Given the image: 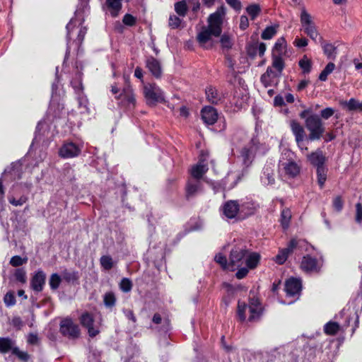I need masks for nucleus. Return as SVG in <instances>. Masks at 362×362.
<instances>
[{
  "mask_svg": "<svg viewBox=\"0 0 362 362\" xmlns=\"http://www.w3.org/2000/svg\"><path fill=\"white\" fill-rule=\"evenodd\" d=\"M226 13V7L221 6L214 13L209 15L207 21L208 25L203 27L197 37L198 42L202 47L209 49L214 46L213 37H218L221 34Z\"/></svg>",
  "mask_w": 362,
  "mask_h": 362,
  "instance_id": "nucleus-1",
  "label": "nucleus"
},
{
  "mask_svg": "<svg viewBox=\"0 0 362 362\" xmlns=\"http://www.w3.org/2000/svg\"><path fill=\"white\" fill-rule=\"evenodd\" d=\"M260 256L256 252H249L243 247H235L230 254L229 270L234 271L245 264L248 268L254 269L259 262Z\"/></svg>",
  "mask_w": 362,
  "mask_h": 362,
  "instance_id": "nucleus-2",
  "label": "nucleus"
},
{
  "mask_svg": "<svg viewBox=\"0 0 362 362\" xmlns=\"http://www.w3.org/2000/svg\"><path fill=\"white\" fill-rule=\"evenodd\" d=\"M269 150L266 144H261L257 139H252L247 145L241 148L238 158L245 168H249L256 156H263Z\"/></svg>",
  "mask_w": 362,
  "mask_h": 362,
  "instance_id": "nucleus-3",
  "label": "nucleus"
},
{
  "mask_svg": "<svg viewBox=\"0 0 362 362\" xmlns=\"http://www.w3.org/2000/svg\"><path fill=\"white\" fill-rule=\"evenodd\" d=\"M125 86L121 90L117 85L111 86V92L119 106L132 109L135 107L136 98L129 84V76H124Z\"/></svg>",
  "mask_w": 362,
  "mask_h": 362,
  "instance_id": "nucleus-4",
  "label": "nucleus"
},
{
  "mask_svg": "<svg viewBox=\"0 0 362 362\" xmlns=\"http://www.w3.org/2000/svg\"><path fill=\"white\" fill-rule=\"evenodd\" d=\"M300 23L303 30L310 39L315 43L320 41V37H322L317 30V28L315 24L312 16L307 12L305 8L301 10Z\"/></svg>",
  "mask_w": 362,
  "mask_h": 362,
  "instance_id": "nucleus-5",
  "label": "nucleus"
},
{
  "mask_svg": "<svg viewBox=\"0 0 362 362\" xmlns=\"http://www.w3.org/2000/svg\"><path fill=\"white\" fill-rule=\"evenodd\" d=\"M305 123L307 129L310 132V140L320 139L325 132V127L320 116L314 114L310 115L306 117Z\"/></svg>",
  "mask_w": 362,
  "mask_h": 362,
  "instance_id": "nucleus-6",
  "label": "nucleus"
},
{
  "mask_svg": "<svg viewBox=\"0 0 362 362\" xmlns=\"http://www.w3.org/2000/svg\"><path fill=\"white\" fill-rule=\"evenodd\" d=\"M144 95L148 105L162 103L165 100L164 93L155 83H148L144 86Z\"/></svg>",
  "mask_w": 362,
  "mask_h": 362,
  "instance_id": "nucleus-7",
  "label": "nucleus"
},
{
  "mask_svg": "<svg viewBox=\"0 0 362 362\" xmlns=\"http://www.w3.org/2000/svg\"><path fill=\"white\" fill-rule=\"evenodd\" d=\"M323 264L321 258L317 259L311 255L304 256L300 262V268L307 273H317L320 271Z\"/></svg>",
  "mask_w": 362,
  "mask_h": 362,
  "instance_id": "nucleus-8",
  "label": "nucleus"
},
{
  "mask_svg": "<svg viewBox=\"0 0 362 362\" xmlns=\"http://www.w3.org/2000/svg\"><path fill=\"white\" fill-rule=\"evenodd\" d=\"M81 151V146L73 142L64 143L59 150V155L63 158H71L78 156Z\"/></svg>",
  "mask_w": 362,
  "mask_h": 362,
  "instance_id": "nucleus-9",
  "label": "nucleus"
},
{
  "mask_svg": "<svg viewBox=\"0 0 362 362\" xmlns=\"http://www.w3.org/2000/svg\"><path fill=\"white\" fill-rule=\"evenodd\" d=\"M60 332L63 335L69 337V339H76L79 336L78 327L70 319H65L62 321L60 325Z\"/></svg>",
  "mask_w": 362,
  "mask_h": 362,
  "instance_id": "nucleus-10",
  "label": "nucleus"
},
{
  "mask_svg": "<svg viewBox=\"0 0 362 362\" xmlns=\"http://www.w3.org/2000/svg\"><path fill=\"white\" fill-rule=\"evenodd\" d=\"M222 211L227 218L239 219L240 204L238 201L229 200L223 205Z\"/></svg>",
  "mask_w": 362,
  "mask_h": 362,
  "instance_id": "nucleus-11",
  "label": "nucleus"
},
{
  "mask_svg": "<svg viewBox=\"0 0 362 362\" xmlns=\"http://www.w3.org/2000/svg\"><path fill=\"white\" fill-rule=\"evenodd\" d=\"M302 288L301 281L296 278H290L285 283V291L287 296L296 297L299 295Z\"/></svg>",
  "mask_w": 362,
  "mask_h": 362,
  "instance_id": "nucleus-12",
  "label": "nucleus"
},
{
  "mask_svg": "<svg viewBox=\"0 0 362 362\" xmlns=\"http://www.w3.org/2000/svg\"><path fill=\"white\" fill-rule=\"evenodd\" d=\"M290 127H291L293 134L295 136L296 141L298 147L301 150H303V149L308 150L307 147L304 148L303 146V140L305 139V130H304L303 127L300 124V123H298V122H296L295 120H292L291 122Z\"/></svg>",
  "mask_w": 362,
  "mask_h": 362,
  "instance_id": "nucleus-13",
  "label": "nucleus"
},
{
  "mask_svg": "<svg viewBox=\"0 0 362 362\" xmlns=\"http://www.w3.org/2000/svg\"><path fill=\"white\" fill-rule=\"evenodd\" d=\"M81 323L88 329L90 337H93L99 333L98 327L95 325L93 318L89 313H86L81 315Z\"/></svg>",
  "mask_w": 362,
  "mask_h": 362,
  "instance_id": "nucleus-14",
  "label": "nucleus"
},
{
  "mask_svg": "<svg viewBox=\"0 0 362 362\" xmlns=\"http://www.w3.org/2000/svg\"><path fill=\"white\" fill-rule=\"evenodd\" d=\"M46 274L42 270L37 271L30 280V286L35 292H40L43 290L45 284Z\"/></svg>",
  "mask_w": 362,
  "mask_h": 362,
  "instance_id": "nucleus-15",
  "label": "nucleus"
},
{
  "mask_svg": "<svg viewBox=\"0 0 362 362\" xmlns=\"http://www.w3.org/2000/svg\"><path fill=\"white\" fill-rule=\"evenodd\" d=\"M248 310L250 313L248 320L250 321H255L259 317L262 312V308L258 298H252L250 299Z\"/></svg>",
  "mask_w": 362,
  "mask_h": 362,
  "instance_id": "nucleus-16",
  "label": "nucleus"
},
{
  "mask_svg": "<svg viewBox=\"0 0 362 362\" xmlns=\"http://www.w3.org/2000/svg\"><path fill=\"white\" fill-rule=\"evenodd\" d=\"M307 158L310 164L318 168L319 167H324L326 161V158L322 151L320 149L308 154Z\"/></svg>",
  "mask_w": 362,
  "mask_h": 362,
  "instance_id": "nucleus-17",
  "label": "nucleus"
},
{
  "mask_svg": "<svg viewBox=\"0 0 362 362\" xmlns=\"http://www.w3.org/2000/svg\"><path fill=\"white\" fill-rule=\"evenodd\" d=\"M202 118L204 123L211 125L217 121L218 113L214 107H205L202 110Z\"/></svg>",
  "mask_w": 362,
  "mask_h": 362,
  "instance_id": "nucleus-18",
  "label": "nucleus"
},
{
  "mask_svg": "<svg viewBox=\"0 0 362 362\" xmlns=\"http://www.w3.org/2000/svg\"><path fill=\"white\" fill-rule=\"evenodd\" d=\"M209 168L204 160H201L197 164L193 165L190 169V175L194 180H199L207 172Z\"/></svg>",
  "mask_w": 362,
  "mask_h": 362,
  "instance_id": "nucleus-19",
  "label": "nucleus"
},
{
  "mask_svg": "<svg viewBox=\"0 0 362 362\" xmlns=\"http://www.w3.org/2000/svg\"><path fill=\"white\" fill-rule=\"evenodd\" d=\"M279 167L281 168L285 171V173L290 177H294L300 173V167L293 161L286 163L281 160Z\"/></svg>",
  "mask_w": 362,
  "mask_h": 362,
  "instance_id": "nucleus-20",
  "label": "nucleus"
},
{
  "mask_svg": "<svg viewBox=\"0 0 362 362\" xmlns=\"http://www.w3.org/2000/svg\"><path fill=\"white\" fill-rule=\"evenodd\" d=\"M257 204L252 202H245L240 204L239 219H245L254 214L257 210Z\"/></svg>",
  "mask_w": 362,
  "mask_h": 362,
  "instance_id": "nucleus-21",
  "label": "nucleus"
},
{
  "mask_svg": "<svg viewBox=\"0 0 362 362\" xmlns=\"http://www.w3.org/2000/svg\"><path fill=\"white\" fill-rule=\"evenodd\" d=\"M146 67L155 77L161 76L162 70L160 62L153 57H149L146 60Z\"/></svg>",
  "mask_w": 362,
  "mask_h": 362,
  "instance_id": "nucleus-22",
  "label": "nucleus"
},
{
  "mask_svg": "<svg viewBox=\"0 0 362 362\" xmlns=\"http://www.w3.org/2000/svg\"><path fill=\"white\" fill-rule=\"evenodd\" d=\"M202 186L199 180H189L186 187L187 196L188 197L194 196L197 193L202 192Z\"/></svg>",
  "mask_w": 362,
  "mask_h": 362,
  "instance_id": "nucleus-23",
  "label": "nucleus"
},
{
  "mask_svg": "<svg viewBox=\"0 0 362 362\" xmlns=\"http://www.w3.org/2000/svg\"><path fill=\"white\" fill-rule=\"evenodd\" d=\"M340 105L350 112H362V102L353 98L349 100L340 101Z\"/></svg>",
  "mask_w": 362,
  "mask_h": 362,
  "instance_id": "nucleus-24",
  "label": "nucleus"
},
{
  "mask_svg": "<svg viewBox=\"0 0 362 362\" xmlns=\"http://www.w3.org/2000/svg\"><path fill=\"white\" fill-rule=\"evenodd\" d=\"M322 48L323 49L324 54L327 56L328 59H334L337 56L336 47L334 45L326 42L322 37H320V41Z\"/></svg>",
  "mask_w": 362,
  "mask_h": 362,
  "instance_id": "nucleus-25",
  "label": "nucleus"
},
{
  "mask_svg": "<svg viewBox=\"0 0 362 362\" xmlns=\"http://www.w3.org/2000/svg\"><path fill=\"white\" fill-rule=\"evenodd\" d=\"M287 50V44L284 37L279 38L272 50V55L273 56H280L283 57L286 54Z\"/></svg>",
  "mask_w": 362,
  "mask_h": 362,
  "instance_id": "nucleus-26",
  "label": "nucleus"
},
{
  "mask_svg": "<svg viewBox=\"0 0 362 362\" xmlns=\"http://www.w3.org/2000/svg\"><path fill=\"white\" fill-rule=\"evenodd\" d=\"M277 76L278 74L273 71L272 67L269 66L266 72L262 75L260 80L265 87H268L272 86L273 79Z\"/></svg>",
  "mask_w": 362,
  "mask_h": 362,
  "instance_id": "nucleus-27",
  "label": "nucleus"
},
{
  "mask_svg": "<svg viewBox=\"0 0 362 362\" xmlns=\"http://www.w3.org/2000/svg\"><path fill=\"white\" fill-rule=\"evenodd\" d=\"M14 342L8 337H0V352L2 354L8 353L15 349Z\"/></svg>",
  "mask_w": 362,
  "mask_h": 362,
  "instance_id": "nucleus-28",
  "label": "nucleus"
},
{
  "mask_svg": "<svg viewBox=\"0 0 362 362\" xmlns=\"http://www.w3.org/2000/svg\"><path fill=\"white\" fill-rule=\"evenodd\" d=\"M122 0H107V4L110 10L111 15L116 17L122 8Z\"/></svg>",
  "mask_w": 362,
  "mask_h": 362,
  "instance_id": "nucleus-29",
  "label": "nucleus"
},
{
  "mask_svg": "<svg viewBox=\"0 0 362 362\" xmlns=\"http://www.w3.org/2000/svg\"><path fill=\"white\" fill-rule=\"evenodd\" d=\"M77 100L80 113H88L89 108L88 107V101L87 98L83 94H79V95H78Z\"/></svg>",
  "mask_w": 362,
  "mask_h": 362,
  "instance_id": "nucleus-30",
  "label": "nucleus"
},
{
  "mask_svg": "<svg viewBox=\"0 0 362 362\" xmlns=\"http://www.w3.org/2000/svg\"><path fill=\"white\" fill-rule=\"evenodd\" d=\"M206 95L208 100L214 104H218L221 101L217 90L214 88H209L206 90Z\"/></svg>",
  "mask_w": 362,
  "mask_h": 362,
  "instance_id": "nucleus-31",
  "label": "nucleus"
},
{
  "mask_svg": "<svg viewBox=\"0 0 362 362\" xmlns=\"http://www.w3.org/2000/svg\"><path fill=\"white\" fill-rule=\"evenodd\" d=\"M327 169L325 168V166L319 167L317 168V183L320 188H322L325 185L327 180Z\"/></svg>",
  "mask_w": 362,
  "mask_h": 362,
  "instance_id": "nucleus-32",
  "label": "nucleus"
},
{
  "mask_svg": "<svg viewBox=\"0 0 362 362\" xmlns=\"http://www.w3.org/2000/svg\"><path fill=\"white\" fill-rule=\"evenodd\" d=\"M291 218V212L288 209H284L281 214V223L284 228H287Z\"/></svg>",
  "mask_w": 362,
  "mask_h": 362,
  "instance_id": "nucleus-33",
  "label": "nucleus"
},
{
  "mask_svg": "<svg viewBox=\"0 0 362 362\" xmlns=\"http://www.w3.org/2000/svg\"><path fill=\"white\" fill-rule=\"evenodd\" d=\"M339 329V325L334 322H329L324 327L325 332L328 335L336 334Z\"/></svg>",
  "mask_w": 362,
  "mask_h": 362,
  "instance_id": "nucleus-34",
  "label": "nucleus"
},
{
  "mask_svg": "<svg viewBox=\"0 0 362 362\" xmlns=\"http://www.w3.org/2000/svg\"><path fill=\"white\" fill-rule=\"evenodd\" d=\"M261 181L264 185H272L274 182L273 173L269 169H265L261 177Z\"/></svg>",
  "mask_w": 362,
  "mask_h": 362,
  "instance_id": "nucleus-35",
  "label": "nucleus"
},
{
  "mask_svg": "<svg viewBox=\"0 0 362 362\" xmlns=\"http://www.w3.org/2000/svg\"><path fill=\"white\" fill-rule=\"evenodd\" d=\"M100 263L101 267L105 270H110L114 266V262L112 258L109 255H103L100 259Z\"/></svg>",
  "mask_w": 362,
  "mask_h": 362,
  "instance_id": "nucleus-36",
  "label": "nucleus"
},
{
  "mask_svg": "<svg viewBox=\"0 0 362 362\" xmlns=\"http://www.w3.org/2000/svg\"><path fill=\"white\" fill-rule=\"evenodd\" d=\"M335 65L332 62H329L327 64L325 68L322 70L319 76V79L322 81H325L327 78V76L330 74L334 69Z\"/></svg>",
  "mask_w": 362,
  "mask_h": 362,
  "instance_id": "nucleus-37",
  "label": "nucleus"
},
{
  "mask_svg": "<svg viewBox=\"0 0 362 362\" xmlns=\"http://www.w3.org/2000/svg\"><path fill=\"white\" fill-rule=\"evenodd\" d=\"M299 66L303 70V73H309L311 70L312 62L306 55L299 61Z\"/></svg>",
  "mask_w": 362,
  "mask_h": 362,
  "instance_id": "nucleus-38",
  "label": "nucleus"
},
{
  "mask_svg": "<svg viewBox=\"0 0 362 362\" xmlns=\"http://www.w3.org/2000/svg\"><path fill=\"white\" fill-rule=\"evenodd\" d=\"M276 33V27L275 26H269L267 27L262 33V38L263 40H270L272 39Z\"/></svg>",
  "mask_w": 362,
  "mask_h": 362,
  "instance_id": "nucleus-39",
  "label": "nucleus"
},
{
  "mask_svg": "<svg viewBox=\"0 0 362 362\" xmlns=\"http://www.w3.org/2000/svg\"><path fill=\"white\" fill-rule=\"evenodd\" d=\"M62 281V278L60 276L57 274H52L50 276L49 280V284L52 290H56L59 288L60 283Z\"/></svg>",
  "mask_w": 362,
  "mask_h": 362,
  "instance_id": "nucleus-40",
  "label": "nucleus"
},
{
  "mask_svg": "<svg viewBox=\"0 0 362 362\" xmlns=\"http://www.w3.org/2000/svg\"><path fill=\"white\" fill-rule=\"evenodd\" d=\"M289 255L290 254L285 248L281 249L275 257L274 261L279 264H282L286 261Z\"/></svg>",
  "mask_w": 362,
  "mask_h": 362,
  "instance_id": "nucleus-41",
  "label": "nucleus"
},
{
  "mask_svg": "<svg viewBox=\"0 0 362 362\" xmlns=\"http://www.w3.org/2000/svg\"><path fill=\"white\" fill-rule=\"evenodd\" d=\"M247 13L254 20L260 13L261 8L257 4H252L247 7Z\"/></svg>",
  "mask_w": 362,
  "mask_h": 362,
  "instance_id": "nucleus-42",
  "label": "nucleus"
},
{
  "mask_svg": "<svg viewBox=\"0 0 362 362\" xmlns=\"http://www.w3.org/2000/svg\"><path fill=\"white\" fill-rule=\"evenodd\" d=\"M283 57L272 55V66L281 73L284 67Z\"/></svg>",
  "mask_w": 362,
  "mask_h": 362,
  "instance_id": "nucleus-43",
  "label": "nucleus"
},
{
  "mask_svg": "<svg viewBox=\"0 0 362 362\" xmlns=\"http://www.w3.org/2000/svg\"><path fill=\"white\" fill-rule=\"evenodd\" d=\"M247 310V307L245 303L238 302V316L240 320L244 321L246 320V311Z\"/></svg>",
  "mask_w": 362,
  "mask_h": 362,
  "instance_id": "nucleus-44",
  "label": "nucleus"
},
{
  "mask_svg": "<svg viewBox=\"0 0 362 362\" xmlns=\"http://www.w3.org/2000/svg\"><path fill=\"white\" fill-rule=\"evenodd\" d=\"M76 21L75 19H71L70 22L66 25V30H67V49L66 52V56L69 53V40L71 38V33L72 32L73 29L76 26Z\"/></svg>",
  "mask_w": 362,
  "mask_h": 362,
  "instance_id": "nucleus-45",
  "label": "nucleus"
},
{
  "mask_svg": "<svg viewBox=\"0 0 362 362\" xmlns=\"http://www.w3.org/2000/svg\"><path fill=\"white\" fill-rule=\"evenodd\" d=\"M104 304L107 307H112L115 304L116 298L113 293L108 292L104 295L103 297Z\"/></svg>",
  "mask_w": 362,
  "mask_h": 362,
  "instance_id": "nucleus-46",
  "label": "nucleus"
},
{
  "mask_svg": "<svg viewBox=\"0 0 362 362\" xmlns=\"http://www.w3.org/2000/svg\"><path fill=\"white\" fill-rule=\"evenodd\" d=\"M119 288L123 292H129L132 288L131 280L128 278H123L119 284Z\"/></svg>",
  "mask_w": 362,
  "mask_h": 362,
  "instance_id": "nucleus-47",
  "label": "nucleus"
},
{
  "mask_svg": "<svg viewBox=\"0 0 362 362\" xmlns=\"http://www.w3.org/2000/svg\"><path fill=\"white\" fill-rule=\"evenodd\" d=\"M175 10L180 16H185L187 12V5L185 1H179L175 4Z\"/></svg>",
  "mask_w": 362,
  "mask_h": 362,
  "instance_id": "nucleus-48",
  "label": "nucleus"
},
{
  "mask_svg": "<svg viewBox=\"0 0 362 362\" xmlns=\"http://www.w3.org/2000/svg\"><path fill=\"white\" fill-rule=\"evenodd\" d=\"M215 261L219 264L223 269L229 270V262H228L226 257L221 255L218 254L215 256Z\"/></svg>",
  "mask_w": 362,
  "mask_h": 362,
  "instance_id": "nucleus-49",
  "label": "nucleus"
},
{
  "mask_svg": "<svg viewBox=\"0 0 362 362\" xmlns=\"http://www.w3.org/2000/svg\"><path fill=\"white\" fill-rule=\"evenodd\" d=\"M14 276L18 281L22 284H25L26 282V272L23 269H17L15 271Z\"/></svg>",
  "mask_w": 362,
  "mask_h": 362,
  "instance_id": "nucleus-50",
  "label": "nucleus"
},
{
  "mask_svg": "<svg viewBox=\"0 0 362 362\" xmlns=\"http://www.w3.org/2000/svg\"><path fill=\"white\" fill-rule=\"evenodd\" d=\"M12 354L16 355L20 360H21L22 361H24V362L28 361L30 358V356L27 352L21 351L16 346L15 349H13Z\"/></svg>",
  "mask_w": 362,
  "mask_h": 362,
  "instance_id": "nucleus-51",
  "label": "nucleus"
},
{
  "mask_svg": "<svg viewBox=\"0 0 362 362\" xmlns=\"http://www.w3.org/2000/svg\"><path fill=\"white\" fill-rule=\"evenodd\" d=\"M28 201V197L26 196H21L18 199H16L13 196L9 197L8 202L13 206H22Z\"/></svg>",
  "mask_w": 362,
  "mask_h": 362,
  "instance_id": "nucleus-52",
  "label": "nucleus"
},
{
  "mask_svg": "<svg viewBox=\"0 0 362 362\" xmlns=\"http://www.w3.org/2000/svg\"><path fill=\"white\" fill-rule=\"evenodd\" d=\"M27 258H22L18 255L13 256L10 260V264L13 267H19L27 262Z\"/></svg>",
  "mask_w": 362,
  "mask_h": 362,
  "instance_id": "nucleus-53",
  "label": "nucleus"
},
{
  "mask_svg": "<svg viewBox=\"0 0 362 362\" xmlns=\"http://www.w3.org/2000/svg\"><path fill=\"white\" fill-rule=\"evenodd\" d=\"M62 276L64 279H65L68 282L74 281L77 280L78 277L76 272H69L66 270L62 273Z\"/></svg>",
  "mask_w": 362,
  "mask_h": 362,
  "instance_id": "nucleus-54",
  "label": "nucleus"
},
{
  "mask_svg": "<svg viewBox=\"0 0 362 362\" xmlns=\"http://www.w3.org/2000/svg\"><path fill=\"white\" fill-rule=\"evenodd\" d=\"M4 301L6 305L8 307L14 305L16 303L14 294L11 292H8L4 298Z\"/></svg>",
  "mask_w": 362,
  "mask_h": 362,
  "instance_id": "nucleus-55",
  "label": "nucleus"
},
{
  "mask_svg": "<svg viewBox=\"0 0 362 362\" xmlns=\"http://www.w3.org/2000/svg\"><path fill=\"white\" fill-rule=\"evenodd\" d=\"M220 42L223 48L228 49H230L233 45V42L230 37L226 35H223L221 36Z\"/></svg>",
  "mask_w": 362,
  "mask_h": 362,
  "instance_id": "nucleus-56",
  "label": "nucleus"
},
{
  "mask_svg": "<svg viewBox=\"0 0 362 362\" xmlns=\"http://www.w3.org/2000/svg\"><path fill=\"white\" fill-rule=\"evenodd\" d=\"M182 20L175 15H171L169 18V25L172 28H177L181 24Z\"/></svg>",
  "mask_w": 362,
  "mask_h": 362,
  "instance_id": "nucleus-57",
  "label": "nucleus"
},
{
  "mask_svg": "<svg viewBox=\"0 0 362 362\" xmlns=\"http://www.w3.org/2000/svg\"><path fill=\"white\" fill-rule=\"evenodd\" d=\"M71 85L77 93L78 95H79V94H82V84L81 81V75L79 74H78L77 79L73 80L71 81Z\"/></svg>",
  "mask_w": 362,
  "mask_h": 362,
  "instance_id": "nucleus-58",
  "label": "nucleus"
},
{
  "mask_svg": "<svg viewBox=\"0 0 362 362\" xmlns=\"http://www.w3.org/2000/svg\"><path fill=\"white\" fill-rule=\"evenodd\" d=\"M238 272L235 274V276L238 279H241L247 276L249 269H251L250 268H248L247 266L246 267H240L239 268H237Z\"/></svg>",
  "mask_w": 362,
  "mask_h": 362,
  "instance_id": "nucleus-59",
  "label": "nucleus"
},
{
  "mask_svg": "<svg viewBox=\"0 0 362 362\" xmlns=\"http://www.w3.org/2000/svg\"><path fill=\"white\" fill-rule=\"evenodd\" d=\"M293 45L298 47H305L308 45V40L305 37L296 38Z\"/></svg>",
  "mask_w": 362,
  "mask_h": 362,
  "instance_id": "nucleus-60",
  "label": "nucleus"
},
{
  "mask_svg": "<svg viewBox=\"0 0 362 362\" xmlns=\"http://www.w3.org/2000/svg\"><path fill=\"white\" fill-rule=\"evenodd\" d=\"M334 110L333 108L327 107L321 111L320 116L322 118L327 119L330 117H332L334 115Z\"/></svg>",
  "mask_w": 362,
  "mask_h": 362,
  "instance_id": "nucleus-61",
  "label": "nucleus"
},
{
  "mask_svg": "<svg viewBox=\"0 0 362 362\" xmlns=\"http://www.w3.org/2000/svg\"><path fill=\"white\" fill-rule=\"evenodd\" d=\"M356 221L359 223L362 221V205L361 203L356 204Z\"/></svg>",
  "mask_w": 362,
  "mask_h": 362,
  "instance_id": "nucleus-62",
  "label": "nucleus"
},
{
  "mask_svg": "<svg viewBox=\"0 0 362 362\" xmlns=\"http://www.w3.org/2000/svg\"><path fill=\"white\" fill-rule=\"evenodd\" d=\"M226 3L236 11H240L242 8L241 2L239 0H226Z\"/></svg>",
  "mask_w": 362,
  "mask_h": 362,
  "instance_id": "nucleus-63",
  "label": "nucleus"
},
{
  "mask_svg": "<svg viewBox=\"0 0 362 362\" xmlns=\"http://www.w3.org/2000/svg\"><path fill=\"white\" fill-rule=\"evenodd\" d=\"M135 22L136 18L130 14H126L123 18V23L127 25L132 26L135 23Z\"/></svg>",
  "mask_w": 362,
  "mask_h": 362,
  "instance_id": "nucleus-64",
  "label": "nucleus"
}]
</instances>
